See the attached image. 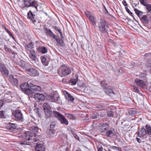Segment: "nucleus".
Masks as SVG:
<instances>
[{
    "instance_id": "nucleus-54",
    "label": "nucleus",
    "mask_w": 151,
    "mask_h": 151,
    "mask_svg": "<svg viewBox=\"0 0 151 151\" xmlns=\"http://www.w3.org/2000/svg\"><path fill=\"white\" fill-rule=\"evenodd\" d=\"M133 88L134 90V91L138 93H139V89L137 88L136 86H134Z\"/></svg>"
},
{
    "instance_id": "nucleus-48",
    "label": "nucleus",
    "mask_w": 151,
    "mask_h": 151,
    "mask_svg": "<svg viewBox=\"0 0 151 151\" xmlns=\"http://www.w3.org/2000/svg\"><path fill=\"white\" fill-rule=\"evenodd\" d=\"M141 4L144 5L146 6L147 2L146 0H139Z\"/></svg>"
},
{
    "instance_id": "nucleus-26",
    "label": "nucleus",
    "mask_w": 151,
    "mask_h": 151,
    "mask_svg": "<svg viewBox=\"0 0 151 151\" xmlns=\"http://www.w3.org/2000/svg\"><path fill=\"white\" fill-rule=\"evenodd\" d=\"M44 112L45 114V115L47 118L50 117L52 113L51 109L44 111Z\"/></svg>"
},
{
    "instance_id": "nucleus-64",
    "label": "nucleus",
    "mask_w": 151,
    "mask_h": 151,
    "mask_svg": "<svg viewBox=\"0 0 151 151\" xmlns=\"http://www.w3.org/2000/svg\"><path fill=\"white\" fill-rule=\"evenodd\" d=\"M21 144L22 145H28V143H27L26 141H24L22 142H21Z\"/></svg>"
},
{
    "instance_id": "nucleus-8",
    "label": "nucleus",
    "mask_w": 151,
    "mask_h": 151,
    "mask_svg": "<svg viewBox=\"0 0 151 151\" xmlns=\"http://www.w3.org/2000/svg\"><path fill=\"white\" fill-rule=\"evenodd\" d=\"M109 123H101L99 124V129L101 132H104L108 129L109 127Z\"/></svg>"
},
{
    "instance_id": "nucleus-43",
    "label": "nucleus",
    "mask_w": 151,
    "mask_h": 151,
    "mask_svg": "<svg viewBox=\"0 0 151 151\" xmlns=\"http://www.w3.org/2000/svg\"><path fill=\"white\" fill-rule=\"evenodd\" d=\"M51 37H53L54 39L57 37L52 32L51 30L48 34Z\"/></svg>"
},
{
    "instance_id": "nucleus-1",
    "label": "nucleus",
    "mask_w": 151,
    "mask_h": 151,
    "mask_svg": "<svg viewBox=\"0 0 151 151\" xmlns=\"http://www.w3.org/2000/svg\"><path fill=\"white\" fill-rule=\"evenodd\" d=\"M71 73L70 69L65 64L62 65L58 70V74L61 77L68 75Z\"/></svg>"
},
{
    "instance_id": "nucleus-50",
    "label": "nucleus",
    "mask_w": 151,
    "mask_h": 151,
    "mask_svg": "<svg viewBox=\"0 0 151 151\" xmlns=\"http://www.w3.org/2000/svg\"><path fill=\"white\" fill-rule=\"evenodd\" d=\"M41 60L42 63H45L46 59L45 57H44L43 56H42L41 57Z\"/></svg>"
},
{
    "instance_id": "nucleus-42",
    "label": "nucleus",
    "mask_w": 151,
    "mask_h": 151,
    "mask_svg": "<svg viewBox=\"0 0 151 151\" xmlns=\"http://www.w3.org/2000/svg\"><path fill=\"white\" fill-rule=\"evenodd\" d=\"M71 132L74 137L76 139L79 140V138L78 136L72 130H71Z\"/></svg>"
},
{
    "instance_id": "nucleus-60",
    "label": "nucleus",
    "mask_w": 151,
    "mask_h": 151,
    "mask_svg": "<svg viewBox=\"0 0 151 151\" xmlns=\"http://www.w3.org/2000/svg\"><path fill=\"white\" fill-rule=\"evenodd\" d=\"M4 105V101L2 100H0V108L1 107Z\"/></svg>"
},
{
    "instance_id": "nucleus-24",
    "label": "nucleus",
    "mask_w": 151,
    "mask_h": 151,
    "mask_svg": "<svg viewBox=\"0 0 151 151\" xmlns=\"http://www.w3.org/2000/svg\"><path fill=\"white\" fill-rule=\"evenodd\" d=\"M19 66L22 67L23 69H26L27 68L29 65L27 64L24 61H22L21 62V63L19 64Z\"/></svg>"
},
{
    "instance_id": "nucleus-51",
    "label": "nucleus",
    "mask_w": 151,
    "mask_h": 151,
    "mask_svg": "<svg viewBox=\"0 0 151 151\" xmlns=\"http://www.w3.org/2000/svg\"><path fill=\"white\" fill-rule=\"evenodd\" d=\"M147 11L149 12H151V5L150 4H148L147 6Z\"/></svg>"
},
{
    "instance_id": "nucleus-33",
    "label": "nucleus",
    "mask_w": 151,
    "mask_h": 151,
    "mask_svg": "<svg viewBox=\"0 0 151 151\" xmlns=\"http://www.w3.org/2000/svg\"><path fill=\"white\" fill-rule=\"evenodd\" d=\"M78 78H76L71 79L70 81L69 82L70 83H71V85H75L76 84Z\"/></svg>"
},
{
    "instance_id": "nucleus-56",
    "label": "nucleus",
    "mask_w": 151,
    "mask_h": 151,
    "mask_svg": "<svg viewBox=\"0 0 151 151\" xmlns=\"http://www.w3.org/2000/svg\"><path fill=\"white\" fill-rule=\"evenodd\" d=\"M110 148L111 149H113L114 150L116 149L117 150H119L120 149V148L115 146H111L110 147Z\"/></svg>"
},
{
    "instance_id": "nucleus-3",
    "label": "nucleus",
    "mask_w": 151,
    "mask_h": 151,
    "mask_svg": "<svg viewBox=\"0 0 151 151\" xmlns=\"http://www.w3.org/2000/svg\"><path fill=\"white\" fill-rule=\"evenodd\" d=\"M98 25L99 31L101 33H105L107 32L108 27L104 19H101L98 23Z\"/></svg>"
},
{
    "instance_id": "nucleus-40",
    "label": "nucleus",
    "mask_w": 151,
    "mask_h": 151,
    "mask_svg": "<svg viewBox=\"0 0 151 151\" xmlns=\"http://www.w3.org/2000/svg\"><path fill=\"white\" fill-rule=\"evenodd\" d=\"M29 56L33 60H35L36 57V54L29 55Z\"/></svg>"
},
{
    "instance_id": "nucleus-23",
    "label": "nucleus",
    "mask_w": 151,
    "mask_h": 151,
    "mask_svg": "<svg viewBox=\"0 0 151 151\" xmlns=\"http://www.w3.org/2000/svg\"><path fill=\"white\" fill-rule=\"evenodd\" d=\"M140 20L143 24H147L149 23V19L146 15H144L141 17Z\"/></svg>"
},
{
    "instance_id": "nucleus-31",
    "label": "nucleus",
    "mask_w": 151,
    "mask_h": 151,
    "mask_svg": "<svg viewBox=\"0 0 151 151\" xmlns=\"http://www.w3.org/2000/svg\"><path fill=\"white\" fill-rule=\"evenodd\" d=\"M42 106L44 111L51 109L50 107L47 103L43 104Z\"/></svg>"
},
{
    "instance_id": "nucleus-32",
    "label": "nucleus",
    "mask_w": 151,
    "mask_h": 151,
    "mask_svg": "<svg viewBox=\"0 0 151 151\" xmlns=\"http://www.w3.org/2000/svg\"><path fill=\"white\" fill-rule=\"evenodd\" d=\"M55 133V129H50L48 128L47 133L50 135L52 136L54 135Z\"/></svg>"
},
{
    "instance_id": "nucleus-16",
    "label": "nucleus",
    "mask_w": 151,
    "mask_h": 151,
    "mask_svg": "<svg viewBox=\"0 0 151 151\" xmlns=\"http://www.w3.org/2000/svg\"><path fill=\"white\" fill-rule=\"evenodd\" d=\"M27 16L28 18L33 23L36 22L35 16L33 14L31 10H30L28 13Z\"/></svg>"
},
{
    "instance_id": "nucleus-19",
    "label": "nucleus",
    "mask_w": 151,
    "mask_h": 151,
    "mask_svg": "<svg viewBox=\"0 0 151 151\" xmlns=\"http://www.w3.org/2000/svg\"><path fill=\"white\" fill-rule=\"evenodd\" d=\"M9 81L13 85L16 86L17 85L18 83L17 80L14 78L12 76H9Z\"/></svg>"
},
{
    "instance_id": "nucleus-21",
    "label": "nucleus",
    "mask_w": 151,
    "mask_h": 151,
    "mask_svg": "<svg viewBox=\"0 0 151 151\" xmlns=\"http://www.w3.org/2000/svg\"><path fill=\"white\" fill-rule=\"evenodd\" d=\"M135 81L137 85L141 88H144L145 86V83L142 80L137 79L135 80Z\"/></svg>"
},
{
    "instance_id": "nucleus-7",
    "label": "nucleus",
    "mask_w": 151,
    "mask_h": 151,
    "mask_svg": "<svg viewBox=\"0 0 151 151\" xmlns=\"http://www.w3.org/2000/svg\"><path fill=\"white\" fill-rule=\"evenodd\" d=\"M25 70L26 73L31 76L35 77L39 75L38 71L35 68L28 67Z\"/></svg>"
},
{
    "instance_id": "nucleus-47",
    "label": "nucleus",
    "mask_w": 151,
    "mask_h": 151,
    "mask_svg": "<svg viewBox=\"0 0 151 151\" xmlns=\"http://www.w3.org/2000/svg\"><path fill=\"white\" fill-rule=\"evenodd\" d=\"M5 112L4 111H0V118H4Z\"/></svg>"
},
{
    "instance_id": "nucleus-2",
    "label": "nucleus",
    "mask_w": 151,
    "mask_h": 151,
    "mask_svg": "<svg viewBox=\"0 0 151 151\" xmlns=\"http://www.w3.org/2000/svg\"><path fill=\"white\" fill-rule=\"evenodd\" d=\"M52 113L54 116L57 119L61 124L66 126L68 124V121L63 115L55 111H53Z\"/></svg>"
},
{
    "instance_id": "nucleus-59",
    "label": "nucleus",
    "mask_w": 151,
    "mask_h": 151,
    "mask_svg": "<svg viewBox=\"0 0 151 151\" xmlns=\"http://www.w3.org/2000/svg\"><path fill=\"white\" fill-rule=\"evenodd\" d=\"M58 32H59V33L60 34V36L62 38H64V37H63V34L61 32V31L60 29H59V30H58Z\"/></svg>"
},
{
    "instance_id": "nucleus-29",
    "label": "nucleus",
    "mask_w": 151,
    "mask_h": 151,
    "mask_svg": "<svg viewBox=\"0 0 151 151\" xmlns=\"http://www.w3.org/2000/svg\"><path fill=\"white\" fill-rule=\"evenodd\" d=\"M138 111L135 109H132L128 111V113L129 115L132 116L137 113Z\"/></svg>"
},
{
    "instance_id": "nucleus-45",
    "label": "nucleus",
    "mask_w": 151,
    "mask_h": 151,
    "mask_svg": "<svg viewBox=\"0 0 151 151\" xmlns=\"http://www.w3.org/2000/svg\"><path fill=\"white\" fill-rule=\"evenodd\" d=\"M85 14L88 19L93 15L91 12H86Z\"/></svg>"
},
{
    "instance_id": "nucleus-14",
    "label": "nucleus",
    "mask_w": 151,
    "mask_h": 151,
    "mask_svg": "<svg viewBox=\"0 0 151 151\" xmlns=\"http://www.w3.org/2000/svg\"><path fill=\"white\" fill-rule=\"evenodd\" d=\"M6 127L8 130L11 132L14 131L16 129V126L15 124L13 123H9Z\"/></svg>"
},
{
    "instance_id": "nucleus-61",
    "label": "nucleus",
    "mask_w": 151,
    "mask_h": 151,
    "mask_svg": "<svg viewBox=\"0 0 151 151\" xmlns=\"http://www.w3.org/2000/svg\"><path fill=\"white\" fill-rule=\"evenodd\" d=\"M32 139L31 140H32V142H37L38 141H39L37 139H36V138H33L32 139Z\"/></svg>"
},
{
    "instance_id": "nucleus-22",
    "label": "nucleus",
    "mask_w": 151,
    "mask_h": 151,
    "mask_svg": "<svg viewBox=\"0 0 151 151\" xmlns=\"http://www.w3.org/2000/svg\"><path fill=\"white\" fill-rule=\"evenodd\" d=\"M35 98L36 100H44L45 98V96L42 94L36 93L34 95Z\"/></svg>"
},
{
    "instance_id": "nucleus-20",
    "label": "nucleus",
    "mask_w": 151,
    "mask_h": 151,
    "mask_svg": "<svg viewBox=\"0 0 151 151\" xmlns=\"http://www.w3.org/2000/svg\"><path fill=\"white\" fill-rule=\"evenodd\" d=\"M37 50L39 52L44 54L47 52V49L45 47L39 46L38 47Z\"/></svg>"
},
{
    "instance_id": "nucleus-37",
    "label": "nucleus",
    "mask_w": 151,
    "mask_h": 151,
    "mask_svg": "<svg viewBox=\"0 0 151 151\" xmlns=\"http://www.w3.org/2000/svg\"><path fill=\"white\" fill-rule=\"evenodd\" d=\"M25 47L26 49L27 50H29L33 47V45L32 44V43L31 42L29 43L28 45H26Z\"/></svg>"
},
{
    "instance_id": "nucleus-46",
    "label": "nucleus",
    "mask_w": 151,
    "mask_h": 151,
    "mask_svg": "<svg viewBox=\"0 0 151 151\" xmlns=\"http://www.w3.org/2000/svg\"><path fill=\"white\" fill-rule=\"evenodd\" d=\"M45 30V32L46 33L48 34L51 30L49 28H48L47 27H45L44 28Z\"/></svg>"
},
{
    "instance_id": "nucleus-53",
    "label": "nucleus",
    "mask_w": 151,
    "mask_h": 151,
    "mask_svg": "<svg viewBox=\"0 0 151 151\" xmlns=\"http://www.w3.org/2000/svg\"><path fill=\"white\" fill-rule=\"evenodd\" d=\"M4 49L7 52H9L11 50L10 48L7 47L6 45L4 46Z\"/></svg>"
},
{
    "instance_id": "nucleus-10",
    "label": "nucleus",
    "mask_w": 151,
    "mask_h": 151,
    "mask_svg": "<svg viewBox=\"0 0 151 151\" xmlns=\"http://www.w3.org/2000/svg\"><path fill=\"white\" fill-rule=\"evenodd\" d=\"M28 84L27 83H23L20 86V87L23 91H24V93L25 94L29 96L30 95V89L28 88Z\"/></svg>"
},
{
    "instance_id": "nucleus-62",
    "label": "nucleus",
    "mask_w": 151,
    "mask_h": 151,
    "mask_svg": "<svg viewBox=\"0 0 151 151\" xmlns=\"http://www.w3.org/2000/svg\"><path fill=\"white\" fill-rule=\"evenodd\" d=\"M139 4V2L138 1H136V3H135L134 4H132V7L134 8V6H137V4Z\"/></svg>"
},
{
    "instance_id": "nucleus-15",
    "label": "nucleus",
    "mask_w": 151,
    "mask_h": 151,
    "mask_svg": "<svg viewBox=\"0 0 151 151\" xmlns=\"http://www.w3.org/2000/svg\"><path fill=\"white\" fill-rule=\"evenodd\" d=\"M116 132L114 129H111L106 131L105 135L108 137H112L116 135Z\"/></svg>"
},
{
    "instance_id": "nucleus-49",
    "label": "nucleus",
    "mask_w": 151,
    "mask_h": 151,
    "mask_svg": "<svg viewBox=\"0 0 151 151\" xmlns=\"http://www.w3.org/2000/svg\"><path fill=\"white\" fill-rule=\"evenodd\" d=\"M125 9L126 10V11L127 12L130 14L132 16H133V14L130 11L129 9L127 7H125Z\"/></svg>"
},
{
    "instance_id": "nucleus-52",
    "label": "nucleus",
    "mask_w": 151,
    "mask_h": 151,
    "mask_svg": "<svg viewBox=\"0 0 151 151\" xmlns=\"http://www.w3.org/2000/svg\"><path fill=\"white\" fill-rule=\"evenodd\" d=\"M146 65L148 67H151V60H149L148 61Z\"/></svg>"
},
{
    "instance_id": "nucleus-38",
    "label": "nucleus",
    "mask_w": 151,
    "mask_h": 151,
    "mask_svg": "<svg viewBox=\"0 0 151 151\" xmlns=\"http://www.w3.org/2000/svg\"><path fill=\"white\" fill-rule=\"evenodd\" d=\"M32 81H28V83H27L28 84V88H29L30 89H31V88H32L33 86H35L33 83H32Z\"/></svg>"
},
{
    "instance_id": "nucleus-6",
    "label": "nucleus",
    "mask_w": 151,
    "mask_h": 151,
    "mask_svg": "<svg viewBox=\"0 0 151 151\" xmlns=\"http://www.w3.org/2000/svg\"><path fill=\"white\" fill-rule=\"evenodd\" d=\"M17 121L21 122H24V119L21 111L17 110H15L13 113Z\"/></svg>"
},
{
    "instance_id": "nucleus-41",
    "label": "nucleus",
    "mask_w": 151,
    "mask_h": 151,
    "mask_svg": "<svg viewBox=\"0 0 151 151\" xmlns=\"http://www.w3.org/2000/svg\"><path fill=\"white\" fill-rule=\"evenodd\" d=\"M97 108L99 110H101L104 109L106 107L105 106L99 105L97 107Z\"/></svg>"
},
{
    "instance_id": "nucleus-39",
    "label": "nucleus",
    "mask_w": 151,
    "mask_h": 151,
    "mask_svg": "<svg viewBox=\"0 0 151 151\" xmlns=\"http://www.w3.org/2000/svg\"><path fill=\"white\" fill-rule=\"evenodd\" d=\"M56 123L55 122H52L48 128L50 129H55Z\"/></svg>"
},
{
    "instance_id": "nucleus-27",
    "label": "nucleus",
    "mask_w": 151,
    "mask_h": 151,
    "mask_svg": "<svg viewBox=\"0 0 151 151\" xmlns=\"http://www.w3.org/2000/svg\"><path fill=\"white\" fill-rule=\"evenodd\" d=\"M104 91L105 93L109 95L111 93H114L112 89L107 87L104 88Z\"/></svg>"
},
{
    "instance_id": "nucleus-18",
    "label": "nucleus",
    "mask_w": 151,
    "mask_h": 151,
    "mask_svg": "<svg viewBox=\"0 0 151 151\" xmlns=\"http://www.w3.org/2000/svg\"><path fill=\"white\" fill-rule=\"evenodd\" d=\"M49 98L52 101L55 102L58 100V98L59 97L57 94H51L50 95Z\"/></svg>"
},
{
    "instance_id": "nucleus-9",
    "label": "nucleus",
    "mask_w": 151,
    "mask_h": 151,
    "mask_svg": "<svg viewBox=\"0 0 151 151\" xmlns=\"http://www.w3.org/2000/svg\"><path fill=\"white\" fill-rule=\"evenodd\" d=\"M147 134V132L145 128L144 127L139 129L137 133V135L138 137L143 138L146 136Z\"/></svg>"
},
{
    "instance_id": "nucleus-55",
    "label": "nucleus",
    "mask_w": 151,
    "mask_h": 151,
    "mask_svg": "<svg viewBox=\"0 0 151 151\" xmlns=\"http://www.w3.org/2000/svg\"><path fill=\"white\" fill-rule=\"evenodd\" d=\"M101 85L102 87H106V85L105 81H103L101 82Z\"/></svg>"
},
{
    "instance_id": "nucleus-34",
    "label": "nucleus",
    "mask_w": 151,
    "mask_h": 151,
    "mask_svg": "<svg viewBox=\"0 0 151 151\" xmlns=\"http://www.w3.org/2000/svg\"><path fill=\"white\" fill-rule=\"evenodd\" d=\"M3 27L5 29L6 31V32L8 33V34L11 37H12V38L14 40L15 39V37H14V36L12 34L11 32L5 27V26L3 25Z\"/></svg>"
},
{
    "instance_id": "nucleus-5",
    "label": "nucleus",
    "mask_w": 151,
    "mask_h": 151,
    "mask_svg": "<svg viewBox=\"0 0 151 151\" xmlns=\"http://www.w3.org/2000/svg\"><path fill=\"white\" fill-rule=\"evenodd\" d=\"M24 4L26 7H27L31 6L34 7L36 9V11H38V3L35 0H24Z\"/></svg>"
},
{
    "instance_id": "nucleus-30",
    "label": "nucleus",
    "mask_w": 151,
    "mask_h": 151,
    "mask_svg": "<svg viewBox=\"0 0 151 151\" xmlns=\"http://www.w3.org/2000/svg\"><path fill=\"white\" fill-rule=\"evenodd\" d=\"M65 115L68 119H70L75 120L76 119V116L72 114L65 113Z\"/></svg>"
},
{
    "instance_id": "nucleus-17",
    "label": "nucleus",
    "mask_w": 151,
    "mask_h": 151,
    "mask_svg": "<svg viewBox=\"0 0 151 151\" xmlns=\"http://www.w3.org/2000/svg\"><path fill=\"white\" fill-rule=\"evenodd\" d=\"M35 149L36 151H44L45 150V146L42 144H38V143H37Z\"/></svg>"
},
{
    "instance_id": "nucleus-58",
    "label": "nucleus",
    "mask_w": 151,
    "mask_h": 151,
    "mask_svg": "<svg viewBox=\"0 0 151 151\" xmlns=\"http://www.w3.org/2000/svg\"><path fill=\"white\" fill-rule=\"evenodd\" d=\"M98 151H102L103 148L101 146H99L97 148Z\"/></svg>"
},
{
    "instance_id": "nucleus-35",
    "label": "nucleus",
    "mask_w": 151,
    "mask_h": 151,
    "mask_svg": "<svg viewBox=\"0 0 151 151\" xmlns=\"http://www.w3.org/2000/svg\"><path fill=\"white\" fill-rule=\"evenodd\" d=\"M134 11L136 14L139 17L142 16L143 13L142 11H140L136 9H134Z\"/></svg>"
},
{
    "instance_id": "nucleus-28",
    "label": "nucleus",
    "mask_w": 151,
    "mask_h": 151,
    "mask_svg": "<svg viewBox=\"0 0 151 151\" xmlns=\"http://www.w3.org/2000/svg\"><path fill=\"white\" fill-rule=\"evenodd\" d=\"M145 128L147 133L148 135L151 134V127L149 124H147L145 126Z\"/></svg>"
},
{
    "instance_id": "nucleus-57",
    "label": "nucleus",
    "mask_w": 151,
    "mask_h": 151,
    "mask_svg": "<svg viewBox=\"0 0 151 151\" xmlns=\"http://www.w3.org/2000/svg\"><path fill=\"white\" fill-rule=\"evenodd\" d=\"M30 53L29 55L36 54L35 51L33 50L30 49Z\"/></svg>"
},
{
    "instance_id": "nucleus-25",
    "label": "nucleus",
    "mask_w": 151,
    "mask_h": 151,
    "mask_svg": "<svg viewBox=\"0 0 151 151\" xmlns=\"http://www.w3.org/2000/svg\"><path fill=\"white\" fill-rule=\"evenodd\" d=\"M56 42H57V44L60 46H63L64 45V43L62 40L60 38H58L57 37L55 39Z\"/></svg>"
},
{
    "instance_id": "nucleus-12",
    "label": "nucleus",
    "mask_w": 151,
    "mask_h": 151,
    "mask_svg": "<svg viewBox=\"0 0 151 151\" xmlns=\"http://www.w3.org/2000/svg\"><path fill=\"white\" fill-rule=\"evenodd\" d=\"M0 71L6 76H8L9 71L5 65L1 63H0Z\"/></svg>"
},
{
    "instance_id": "nucleus-11",
    "label": "nucleus",
    "mask_w": 151,
    "mask_h": 151,
    "mask_svg": "<svg viewBox=\"0 0 151 151\" xmlns=\"http://www.w3.org/2000/svg\"><path fill=\"white\" fill-rule=\"evenodd\" d=\"M41 90V88L40 87L37 86H33L32 88H31L30 89V95L31 96L33 94L34 95L36 93H37V92L40 91Z\"/></svg>"
},
{
    "instance_id": "nucleus-4",
    "label": "nucleus",
    "mask_w": 151,
    "mask_h": 151,
    "mask_svg": "<svg viewBox=\"0 0 151 151\" xmlns=\"http://www.w3.org/2000/svg\"><path fill=\"white\" fill-rule=\"evenodd\" d=\"M32 129H33L34 131H32V132H26L25 133H23L22 136L23 138L26 140H32V138L33 137V134L32 132L35 133L37 131V128L36 127L33 126L32 127Z\"/></svg>"
},
{
    "instance_id": "nucleus-44",
    "label": "nucleus",
    "mask_w": 151,
    "mask_h": 151,
    "mask_svg": "<svg viewBox=\"0 0 151 151\" xmlns=\"http://www.w3.org/2000/svg\"><path fill=\"white\" fill-rule=\"evenodd\" d=\"M114 113L112 111H108L107 112V114L108 116L111 117L113 116Z\"/></svg>"
},
{
    "instance_id": "nucleus-36",
    "label": "nucleus",
    "mask_w": 151,
    "mask_h": 151,
    "mask_svg": "<svg viewBox=\"0 0 151 151\" xmlns=\"http://www.w3.org/2000/svg\"><path fill=\"white\" fill-rule=\"evenodd\" d=\"M89 20L91 22L93 25H95L96 24V21L95 20L93 15L89 19Z\"/></svg>"
},
{
    "instance_id": "nucleus-63",
    "label": "nucleus",
    "mask_w": 151,
    "mask_h": 151,
    "mask_svg": "<svg viewBox=\"0 0 151 151\" xmlns=\"http://www.w3.org/2000/svg\"><path fill=\"white\" fill-rule=\"evenodd\" d=\"M99 115H93L92 116V118L93 119H97Z\"/></svg>"
},
{
    "instance_id": "nucleus-13",
    "label": "nucleus",
    "mask_w": 151,
    "mask_h": 151,
    "mask_svg": "<svg viewBox=\"0 0 151 151\" xmlns=\"http://www.w3.org/2000/svg\"><path fill=\"white\" fill-rule=\"evenodd\" d=\"M63 93L65 96V98L67 101L72 102L74 100V98L73 96L65 91H63Z\"/></svg>"
}]
</instances>
